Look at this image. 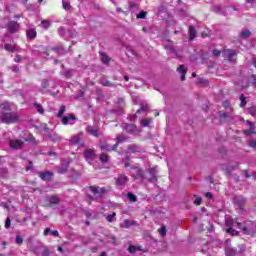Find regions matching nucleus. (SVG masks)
Masks as SVG:
<instances>
[{
	"label": "nucleus",
	"mask_w": 256,
	"mask_h": 256,
	"mask_svg": "<svg viewBox=\"0 0 256 256\" xmlns=\"http://www.w3.org/2000/svg\"><path fill=\"white\" fill-rule=\"evenodd\" d=\"M237 205L240 207V209H243V207H245V199L237 200Z\"/></svg>",
	"instance_id": "obj_50"
},
{
	"label": "nucleus",
	"mask_w": 256,
	"mask_h": 256,
	"mask_svg": "<svg viewBox=\"0 0 256 256\" xmlns=\"http://www.w3.org/2000/svg\"><path fill=\"white\" fill-rule=\"evenodd\" d=\"M95 156V149H87L84 151V158L87 163H92V161H95Z\"/></svg>",
	"instance_id": "obj_7"
},
{
	"label": "nucleus",
	"mask_w": 256,
	"mask_h": 256,
	"mask_svg": "<svg viewBox=\"0 0 256 256\" xmlns=\"http://www.w3.org/2000/svg\"><path fill=\"white\" fill-rule=\"evenodd\" d=\"M127 198H128L129 201H131L132 203L137 202V196H135V194H133L132 192H128V193H127Z\"/></svg>",
	"instance_id": "obj_32"
},
{
	"label": "nucleus",
	"mask_w": 256,
	"mask_h": 256,
	"mask_svg": "<svg viewBox=\"0 0 256 256\" xmlns=\"http://www.w3.org/2000/svg\"><path fill=\"white\" fill-rule=\"evenodd\" d=\"M222 54H223V57H225L227 61H229V63H233V59L237 57V52H235V50L233 49H226L222 51Z\"/></svg>",
	"instance_id": "obj_5"
},
{
	"label": "nucleus",
	"mask_w": 256,
	"mask_h": 256,
	"mask_svg": "<svg viewBox=\"0 0 256 256\" xmlns=\"http://www.w3.org/2000/svg\"><path fill=\"white\" fill-rule=\"evenodd\" d=\"M7 29L12 35H14V33H17V29H19V24L17 21H10L7 24Z\"/></svg>",
	"instance_id": "obj_9"
},
{
	"label": "nucleus",
	"mask_w": 256,
	"mask_h": 256,
	"mask_svg": "<svg viewBox=\"0 0 256 256\" xmlns=\"http://www.w3.org/2000/svg\"><path fill=\"white\" fill-rule=\"evenodd\" d=\"M100 149L101 151H111V148L109 147V144H107V142H103L100 145Z\"/></svg>",
	"instance_id": "obj_37"
},
{
	"label": "nucleus",
	"mask_w": 256,
	"mask_h": 256,
	"mask_svg": "<svg viewBox=\"0 0 256 256\" xmlns=\"http://www.w3.org/2000/svg\"><path fill=\"white\" fill-rule=\"evenodd\" d=\"M34 107L37 109V111L40 113V115H44L45 109H43V106L41 104L35 102Z\"/></svg>",
	"instance_id": "obj_27"
},
{
	"label": "nucleus",
	"mask_w": 256,
	"mask_h": 256,
	"mask_svg": "<svg viewBox=\"0 0 256 256\" xmlns=\"http://www.w3.org/2000/svg\"><path fill=\"white\" fill-rule=\"evenodd\" d=\"M45 202L47 203V207H55V205L61 203V198L57 195L46 196Z\"/></svg>",
	"instance_id": "obj_3"
},
{
	"label": "nucleus",
	"mask_w": 256,
	"mask_h": 256,
	"mask_svg": "<svg viewBox=\"0 0 256 256\" xmlns=\"http://www.w3.org/2000/svg\"><path fill=\"white\" fill-rule=\"evenodd\" d=\"M149 173V177L147 178V180L149 181V183H155L157 182L158 178H157V170H155V168H149L148 170Z\"/></svg>",
	"instance_id": "obj_8"
},
{
	"label": "nucleus",
	"mask_w": 256,
	"mask_h": 256,
	"mask_svg": "<svg viewBox=\"0 0 256 256\" xmlns=\"http://www.w3.org/2000/svg\"><path fill=\"white\" fill-rule=\"evenodd\" d=\"M140 109H141V111H148L149 110V105L148 104H141Z\"/></svg>",
	"instance_id": "obj_53"
},
{
	"label": "nucleus",
	"mask_w": 256,
	"mask_h": 256,
	"mask_svg": "<svg viewBox=\"0 0 256 256\" xmlns=\"http://www.w3.org/2000/svg\"><path fill=\"white\" fill-rule=\"evenodd\" d=\"M126 140H127V136L123 134H120L116 137L117 145H119V143H125Z\"/></svg>",
	"instance_id": "obj_24"
},
{
	"label": "nucleus",
	"mask_w": 256,
	"mask_h": 256,
	"mask_svg": "<svg viewBox=\"0 0 256 256\" xmlns=\"http://www.w3.org/2000/svg\"><path fill=\"white\" fill-rule=\"evenodd\" d=\"M26 35L28 39H35L37 37V30L35 28L28 29Z\"/></svg>",
	"instance_id": "obj_16"
},
{
	"label": "nucleus",
	"mask_w": 256,
	"mask_h": 256,
	"mask_svg": "<svg viewBox=\"0 0 256 256\" xmlns=\"http://www.w3.org/2000/svg\"><path fill=\"white\" fill-rule=\"evenodd\" d=\"M100 161L101 163H107L109 161V155L107 153L100 154Z\"/></svg>",
	"instance_id": "obj_35"
},
{
	"label": "nucleus",
	"mask_w": 256,
	"mask_h": 256,
	"mask_svg": "<svg viewBox=\"0 0 256 256\" xmlns=\"http://www.w3.org/2000/svg\"><path fill=\"white\" fill-rule=\"evenodd\" d=\"M69 117L68 116H64L63 118H62V124L63 125H69Z\"/></svg>",
	"instance_id": "obj_51"
},
{
	"label": "nucleus",
	"mask_w": 256,
	"mask_h": 256,
	"mask_svg": "<svg viewBox=\"0 0 256 256\" xmlns=\"http://www.w3.org/2000/svg\"><path fill=\"white\" fill-rule=\"evenodd\" d=\"M177 71L179 73H182L181 75V80L185 81V76L187 75V70L185 69V65L181 64L178 68Z\"/></svg>",
	"instance_id": "obj_18"
},
{
	"label": "nucleus",
	"mask_w": 256,
	"mask_h": 256,
	"mask_svg": "<svg viewBox=\"0 0 256 256\" xmlns=\"http://www.w3.org/2000/svg\"><path fill=\"white\" fill-rule=\"evenodd\" d=\"M23 145H25L23 140L13 139L9 141V147L14 150L23 149Z\"/></svg>",
	"instance_id": "obj_6"
},
{
	"label": "nucleus",
	"mask_w": 256,
	"mask_h": 256,
	"mask_svg": "<svg viewBox=\"0 0 256 256\" xmlns=\"http://www.w3.org/2000/svg\"><path fill=\"white\" fill-rule=\"evenodd\" d=\"M226 253L228 256H234L237 255V251H235L233 248H229L226 250Z\"/></svg>",
	"instance_id": "obj_41"
},
{
	"label": "nucleus",
	"mask_w": 256,
	"mask_h": 256,
	"mask_svg": "<svg viewBox=\"0 0 256 256\" xmlns=\"http://www.w3.org/2000/svg\"><path fill=\"white\" fill-rule=\"evenodd\" d=\"M129 6L132 11H137V9H139V5H137L135 2H130Z\"/></svg>",
	"instance_id": "obj_43"
},
{
	"label": "nucleus",
	"mask_w": 256,
	"mask_h": 256,
	"mask_svg": "<svg viewBox=\"0 0 256 256\" xmlns=\"http://www.w3.org/2000/svg\"><path fill=\"white\" fill-rule=\"evenodd\" d=\"M11 69L14 73H19V68L18 66L14 65V66H11Z\"/></svg>",
	"instance_id": "obj_64"
},
{
	"label": "nucleus",
	"mask_w": 256,
	"mask_h": 256,
	"mask_svg": "<svg viewBox=\"0 0 256 256\" xmlns=\"http://www.w3.org/2000/svg\"><path fill=\"white\" fill-rule=\"evenodd\" d=\"M101 55V61L102 63H104V65H107V63H109L111 61V58L109 56H107V54L105 53H100Z\"/></svg>",
	"instance_id": "obj_22"
},
{
	"label": "nucleus",
	"mask_w": 256,
	"mask_h": 256,
	"mask_svg": "<svg viewBox=\"0 0 256 256\" xmlns=\"http://www.w3.org/2000/svg\"><path fill=\"white\" fill-rule=\"evenodd\" d=\"M100 85H102L103 87H113V83L109 80L101 81Z\"/></svg>",
	"instance_id": "obj_39"
},
{
	"label": "nucleus",
	"mask_w": 256,
	"mask_h": 256,
	"mask_svg": "<svg viewBox=\"0 0 256 256\" xmlns=\"http://www.w3.org/2000/svg\"><path fill=\"white\" fill-rule=\"evenodd\" d=\"M84 193L90 201H99L103 199L107 193H109V189L107 187H99V186H86L83 188Z\"/></svg>",
	"instance_id": "obj_1"
},
{
	"label": "nucleus",
	"mask_w": 256,
	"mask_h": 256,
	"mask_svg": "<svg viewBox=\"0 0 256 256\" xmlns=\"http://www.w3.org/2000/svg\"><path fill=\"white\" fill-rule=\"evenodd\" d=\"M194 197L196 198L194 205H201V203H203V200L200 197H197V195H194Z\"/></svg>",
	"instance_id": "obj_47"
},
{
	"label": "nucleus",
	"mask_w": 256,
	"mask_h": 256,
	"mask_svg": "<svg viewBox=\"0 0 256 256\" xmlns=\"http://www.w3.org/2000/svg\"><path fill=\"white\" fill-rule=\"evenodd\" d=\"M240 100V107H245L247 105V98L244 94H241L239 97Z\"/></svg>",
	"instance_id": "obj_28"
},
{
	"label": "nucleus",
	"mask_w": 256,
	"mask_h": 256,
	"mask_svg": "<svg viewBox=\"0 0 256 256\" xmlns=\"http://www.w3.org/2000/svg\"><path fill=\"white\" fill-rule=\"evenodd\" d=\"M50 233H51V228H46V229L44 230L43 235H44L45 237H47V235H50Z\"/></svg>",
	"instance_id": "obj_61"
},
{
	"label": "nucleus",
	"mask_w": 256,
	"mask_h": 256,
	"mask_svg": "<svg viewBox=\"0 0 256 256\" xmlns=\"http://www.w3.org/2000/svg\"><path fill=\"white\" fill-rule=\"evenodd\" d=\"M231 225H235V222L233 220H227L226 221V226L231 227Z\"/></svg>",
	"instance_id": "obj_62"
},
{
	"label": "nucleus",
	"mask_w": 256,
	"mask_h": 256,
	"mask_svg": "<svg viewBox=\"0 0 256 256\" xmlns=\"http://www.w3.org/2000/svg\"><path fill=\"white\" fill-rule=\"evenodd\" d=\"M22 60H23V56L21 55H16L14 58L15 63H21Z\"/></svg>",
	"instance_id": "obj_52"
},
{
	"label": "nucleus",
	"mask_w": 256,
	"mask_h": 256,
	"mask_svg": "<svg viewBox=\"0 0 256 256\" xmlns=\"http://www.w3.org/2000/svg\"><path fill=\"white\" fill-rule=\"evenodd\" d=\"M41 26L43 29H49L51 27V21L50 20H42Z\"/></svg>",
	"instance_id": "obj_36"
},
{
	"label": "nucleus",
	"mask_w": 256,
	"mask_h": 256,
	"mask_svg": "<svg viewBox=\"0 0 256 256\" xmlns=\"http://www.w3.org/2000/svg\"><path fill=\"white\" fill-rule=\"evenodd\" d=\"M62 7L65 11H71V2L69 0H62Z\"/></svg>",
	"instance_id": "obj_21"
},
{
	"label": "nucleus",
	"mask_w": 256,
	"mask_h": 256,
	"mask_svg": "<svg viewBox=\"0 0 256 256\" xmlns=\"http://www.w3.org/2000/svg\"><path fill=\"white\" fill-rule=\"evenodd\" d=\"M50 234L53 235V237H59V231L57 230L51 231Z\"/></svg>",
	"instance_id": "obj_63"
},
{
	"label": "nucleus",
	"mask_w": 256,
	"mask_h": 256,
	"mask_svg": "<svg viewBox=\"0 0 256 256\" xmlns=\"http://www.w3.org/2000/svg\"><path fill=\"white\" fill-rule=\"evenodd\" d=\"M4 49L9 53H15V46H13L12 44H5Z\"/></svg>",
	"instance_id": "obj_30"
},
{
	"label": "nucleus",
	"mask_w": 256,
	"mask_h": 256,
	"mask_svg": "<svg viewBox=\"0 0 256 256\" xmlns=\"http://www.w3.org/2000/svg\"><path fill=\"white\" fill-rule=\"evenodd\" d=\"M220 117H221V119H227V117H228L227 112L221 111L220 112Z\"/></svg>",
	"instance_id": "obj_60"
},
{
	"label": "nucleus",
	"mask_w": 256,
	"mask_h": 256,
	"mask_svg": "<svg viewBox=\"0 0 256 256\" xmlns=\"http://www.w3.org/2000/svg\"><path fill=\"white\" fill-rule=\"evenodd\" d=\"M0 111H2V113H5V111H11V105L9 104V102H3L0 104Z\"/></svg>",
	"instance_id": "obj_19"
},
{
	"label": "nucleus",
	"mask_w": 256,
	"mask_h": 256,
	"mask_svg": "<svg viewBox=\"0 0 256 256\" xmlns=\"http://www.w3.org/2000/svg\"><path fill=\"white\" fill-rule=\"evenodd\" d=\"M71 145H78V147H83L85 143L83 142V139L79 136H72L70 139Z\"/></svg>",
	"instance_id": "obj_12"
},
{
	"label": "nucleus",
	"mask_w": 256,
	"mask_h": 256,
	"mask_svg": "<svg viewBox=\"0 0 256 256\" xmlns=\"http://www.w3.org/2000/svg\"><path fill=\"white\" fill-rule=\"evenodd\" d=\"M243 133H244L246 136L254 135L255 130H254V128H250L249 130H243Z\"/></svg>",
	"instance_id": "obj_42"
},
{
	"label": "nucleus",
	"mask_w": 256,
	"mask_h": 256,
	"mask_svg": "<svg viewBox=\"0 0 256 256\" xmlns=\"http://www.w3.org/2000/svg\"><path fill=\"white\" fill-rule=\"evenodd\" d=\"M38 176L42 181H51V178L53 177V172L51 171H43V172H38Z\"/></svg>",
	"instance_id": "obj_10"
},
{
	"label": "nucleus",
	"mask_w": 256,
	"mask_h": 256,
	"mask_svg": "<svg viewBox=\"0 0 256 256\" xmlns=\"http://www.w3.org/2000/svg\"><path fill=\"white\" fill-rule=\"evenodd\" d=\"M115 217H117V213L113 212L112 214L106 216V221L108 223H113V221H115Z\"/></svg>",
	"instance_id": "obj_25"
},
{
	"label": "nucleus",
	"mask_w": 256,
	"mask_h": 256,
	"mask_svg": "<svg viewBox=\"0 0 256 256\" xmlns=\"http://www.w3.org/2000/svg\"><path fill=\"white\" fill-rule=\"evenodd\" d=\"M88 133L92 135V137H99V129L94 126H88Z\"/></svg>",
	"instance_id": "obj_17"
},
{
	"label": "nucleus",
	"mask_w": 256,
	"mask_h": 256,
	"mask_svg": "<svg viewBox=\"0 0 256 256\" xmlns=\"http://www.w3.org/2000/svg\"><path fill=\"white\" fill-rule=\"evenodd\" d=\"M133 177L134 179H145V172L141 168H135Z\"/></svg>",
	"instance_id": "obj_13"
},
{
	"label": "nucleus",
	"mask_w": 256,
	"mask_h": 256,
	"mask_svg": "<svg viewBox=\"0 0 256 256\" xmlns=\"http://www.w3.org/2000/svg\"><path fill=\"white\" fill-rule=\"evenodd\" d=\"M222 107H224V109H230V107H231V102H229V100H225V101L222 103Z\"/></svg>",
	"instance_id": "obj_45"
},
{
	"label": "nucleus",
	"mask_w": 256,
	"mask_h": 256,
	"mask_svg": "<svg viewBox=\"0 0 256 256\" xmlns=\"http://www.w3.org/2000/svg\"><path fill=\"white\" fill-rule=\"evenodd\" d=\"M158 231L161 237H165V235H167V228L165 226H162Z\"/></svg>",
	"instance_id": "obj_40"
},
{
	"label": "nucleus",
	"mask_w": 256,
	"mask_h": 256,
	"mask_svg": "<svg viewBox=\"0 0 256 256\" xmlns=\"http://www.w3.org/2000/svg\"><path fill=\"white\" fill-rule=\"evenodd\" d=\"M246 123H247L248 127H250V129H254L255 130V124L252 121L248 120Z\"/></svg>",
	"instance_id": "obj_59"
},
{
	"label": "nucleus",
	"mask_w": 256,
	"mask_h": 256,
	"mask_svg": "<svg viewBox=\"0 0 256 256\" xmlns=\"http://www.w3.org/2000/svg\"><path fill=\"white\" fill-rule=\"evenodd\" d=\"M71 158H66L62 160L61 167L58 168V173L60 175H65L67 171L69 170V165H71Z\"/></svg>",
	"instance_id": "obj_4"
},
{
	"label": "nucleus",
	"mask_w": 256,
	"mask_h": 256,
	"mask_svg": "<svg viewBox=\"0 0 256 256\" xmlns=\"http://www.w3.org/2000/svg\"><path fill=\"white\" fill-rule=\"evenodd\" d=\"M66 109L67 108L65 107V105L60 106V109L57 114L58 119H61V117H63V114L65 113Z\"/></svg>",
	"instance_id": "obj_33"
},
{
	"label": "nucleus",
	"mask_w": 256,
	"mask_h": 256,
	"mask_svg": "<svg viewBox=\"0 0 256 256\" xmlns=\"http://www.w3.org/2000/svg\"><path fill=\"white\" fill-rule=\"evenodd\" d=\"M128 251L129 253H132V254L137 253V246H133V245L129 246Z\"/></svg>",
	"instance_id": "obj_46"
},
{
	"label": "nucleus",
	"mask_w": 256,
	"mask_h": 256,
	"mask_svg": "<svg viewBox=\"0 0 256 256\" xmlns=\"http://www.w3.org/2000/svg\"><path fill=\"white\" fill-rule=\"evenodd\" d=\"M41 256H50L51 250H49V247L44 246L43 250L40 252Z\"/></svg>",
	"instance_id": "obj_29"
},
{
	"label": "nucleus",
	"mask_w": 256,
	"mask_h": 256,
	"mask_svg": "<svg viewBox=\"0 0 256 256\" xmlns=\"http://www.w3.org/2000/svg\"><path fill=\"white\" fill-rule=\"evenodd\" d=\"M248 145L252 148H255L256 147V139L255 140H249L248 141Z\"/></svg>",
	"instance_id": "obj_57"
},
{
	"label": "nucleus",
	"mask_w": 256,
	"mask_h": 256,
	"mask_svg": "<svg viewBox=\"0 0 256 256\" xmlns=\"http://www.w3.org/2000/svg\"><path fill=\"white\" fill-rule=\"evenodd\" d=\"M188 35L189 41H193L195 37H197V30H195V26H189Z\"/></svg>",
	"instance_id": "obj_15"
},
{
	"label": "nucleus",
	"mask_w": 256,
	"mask_h": 256,
	"mask_svg": "<svg viewBox=\"0 0 256 256\" xmlns=\"http://www.w3.org/2000/svg\"><path fill=\"white\" fill-rule=\"evenodd\" d=\"M212 55H213L214 57H219V55H221V51H220V50H217V49H214V50L212 51Z\"/></svg>",
	"instance_id": "obj_55"
},
{
	"label": "nucleus",
	"mask_w": 256,
	"mask_h": 256,
	"mask_svg": "<svg viewBox=\"0 0 256 256\" xmlns=\"http://www.w3.org/2000/svg\"><path fill=\"white\" fill-rule=\"evenodd\" d=\"M129 183V177L125 176V174H120L116 179V185L123 186Z\"/></svg>",
	"instance_id": "obj_11"
},
{
	"label": "nucleus",
	"mask_w": 256,
	"mask_h": 256,
	"mask_svg": "<svg viewBox=\"0 0 256 256\" xmlns=\"http://www.w3.org/2000/svg\"><path fill=\"white\" fill-rule=\"evenodd\" d=\"M128 150L131 151V153H139V148L135 144L129 145Z\"/></svg>",
	"instance_id": "obj_34"
},
{
	"label": "nucleus",
	"mask_w": 256,
	"mask_h": 256,
	"mask_svg": "<svg viewBox=\"0 0 256 256\" xmlns=\"http://www.w3.org/2000/svg\"><path fill=\"white\" fill-rule=\"evenodd\" d=\"M250 115H252V117H256V108L255 107H250L248 109Z\"/></svg>",
	"instance_id": "obj_48"
},
{
	"label": "nucleus",
	"mask_w": 256,
	"mask_h": 256,
	"mask_svg": "<svg viewBox=\"0 0 256 256\" xmlns=\"http://www.w3.org/2000/svg\"><path fill=\"white\" fill-rule=\"evenodd\" d=\"M248 85L256 87V76L254 74L251 75L250 80L248 81Z\"/></svg>",
	"instance_id": "obj_38"
},
{
	"label": "nucleus",
	"mask_w": 256,
	"mask_h": 256,
	"mask_svg": "<svg viewBox=\"0 0 256 256\" xmlns=\"http://www.w3.org/2000/svg\"><path fill=\"white\" fill-rule=\"evenodd\" d=\"M136 17L137 19H145V17H147V12L141 11Z\"/></svg>",
	"instance_id": "obj_44"
},
{
	"label": "nucleus",
	"mask_w": 256,
	"mask_h": 256,
	"mask_svg": "<svg viewBox=\"0 0 256 256\" xmlns=\"http://www.w3.org/2000/svg\"><path fill=\"white\" fill-rule=\"evenodd\" d=\"M29 165L25 168L26 171H31L33 169V161H28Z\"/></svg>",
	"instance_id": "obj_54"
},
{
	"label": "nucleus",
	"mask_w": 256,
	"mask_h": 256,
	"mask_svg": "<svg viewBox=\"0 0 256 256\" xmlns=\"http://www.w3.org/2000/svg\"><path fill=\"white\" fill-rule=\"evenodd\" d=\"M41 85H42L43 89H47V87H49V81H47V80L44 79V80L42 81V84H41Z\"/></svg>",
	"instance_id": "obj_58"
},
{
	"label": "nucleus",
	"mask_w": 256,
	"mask_h": 256,
	"mask_svg": "<svg viewBox=\"0 0 256 256\" xmlns=\"http://www.w3.org/2000/svg\"><path fill=\"white\" fill-rule=\"evenodd\" d=\"M123 129L129 135H132V133H135V131H137V126L135 124H124Z\"/></svg>",
	"instance_id": "obj_14"
},
{
	"label": "nucleus",
	"mask_w": 256,
	"mask_h": 256,
	"mask_svg": "<svg viewBox=\"0 0 256 256\" xmlns=\"http://www.w3.org/2000/svg\"><path fill=\"white\" fill-rule=\"evenodd\" d=\"M135 225V222L129 221V219H125L124 223L120 225L122 229H129V227Z\"/></svg>",
	"instance_id": "obj_20"
},
{
	"label": "nucleus",
	"mask_w": 256,
	"mask_h": 256,
	"mask_svg": "<svg viewBox=\"0 0 256 256\" xmlns=\"http://www.w3.org/2000/svg\"><path fill=\"white\" fill-rule=\"evenodd\" d=\"M9 227H11V218H6L5 228L9 229Z\"/></svg>",
	"instance_id": "obj_56"
},
{
	"label": "nucleus",
	"mask_w": 256,
	"mask_h": 256,
	"mask_svg": "<svg viewBox=\"0 0 256 256\" xmlns=\"http://www.w3.org/2000/svg\"><path fill=\"white\" fill-rule=\"evenodd\" d=\"M15 243H17V245L23 244V238L21 236L17 235L16 239H15Z\"/></svg>",
	"instance_id": "obj_49"
},
{
	"label": "nucleus",
	"mask_w": 256,
	"mask_h": 256,
	"mask_svg": "<svg viewBox=\"0 0 256 256\" xmlns=\"http://www.w3.org/2000/svg\"><path fill=\"white\" fill-rule=\"evenodd\" d=\"M153 119L151 118H145L141 121L142 127H149V124H151Z\"/></svg>",
	"instance_id": "obj_31"
},
{
	"label": "nucleus",
	"mask_w": 256,
	"mask_h": 256,
	"mask_svg": "<svg viewBox=\"0 0 256 256\" xmlns=\"http://www.w3.org/2000/svg\"><path fill=\"white\" fill-rule=\"evenodd\" d=\"M249 37H251V31H249V30H244L240 34V39H249Z\"/></svg>",
	"instance_id": "obj_26"
},
{
	"label": "nucleus",
	"mask_w": 256,
	"mask_h": 256,
	"mask_svg": "<svg viewBox=\"0 0 256 256\" xmlns=\"http://www.w3.org/2000/svg\"><path fill=\"white\" fill-rule=\"evenodd\" d=\"M226 233H229V235H232V237H239V231L233 229L232 227H229L226 230Z\"/></svg>",
	"instance_id": "obj_23"
},
{
	"label": "nucleus",
	"mask_w": 256,
	"mask_h": 256,
	"mask_svg": "<svg viewBox=\"0 0 256 256\" xmlns=\"http://www.w3.org/2000/svg\"><path fill=\"white\" fill-rule=\"evenodd\" d=\"M0 119L5 125H13L21 121L19 114L16 112H2Z\"/></svg>",
	"instance_id": "obj_2"
}]
</instances>
